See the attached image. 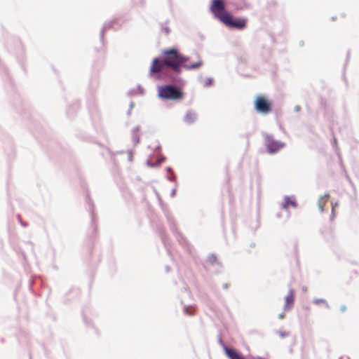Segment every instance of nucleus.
I'll return each instance as SVG.
<instances>
[{
  "label": "nucleus",
  "instance_id": "0eeeda50",
  "mask_svg": "<svg viewBox=\"0 0 359 359\" xmlns=\"http://www.w3.org/2000/svg\"><path fill=\"white\" fill-rule=\"evenodd\" d=\"M224 349L226 355L229 359H245L243 355L234 348L224 346Z\"/></svg>",
  "mask_w": 359,
  "mask_h": 359
},
{
  "label": "nucleus",
  "instance_id": "6e6552de",
  "mask_svg": "<svg viewBox=\"0 0 359 359\" xmlns=\"http://www.w3.org/2000/svg\"><path fill=\"white\" fill-rule=\"evenodd\" d=\"M294 301V292L293 290H290L288 294L285 297V309H290L293 306Z\"/></svg>",
  "mask_w": 359,
  "mask_h": 359
},
{
  "label": "nucleus",
  "instance_id": "f03ea898",
  "mask_svg": "<svg viewBox=\"0 0 359 359\" xmlns=\"http://www.w3.org/2000/svg\"><path fill=\"white\" fill-rule=\"evenodd\" d=\"M158 96L162 100H178L184 97V93L177 86L165 85L158 87Z\"/></svg>",
  "mask_w": 359,
  "mask_h": 359
},
{
  "label": "nucleus",
  "instance_id": "39448f33",
  "mask_svg": "<svg viewBox=\"0 0 359 359\" xmlns=\"http://www.w3.org/2000/svg\"><path fill=\"white\" fill-rule=\"evenodd\" d=\"M210 10L215 17L219 18L222 22V16L226 13H229L225 11L224 4L222 0H213Z\"/></svg>",
  "mask_w": 359,
  "mask_h": 359
},
{
  "label": "nucleus",
  "instance_id": "9b49d317",
  "mask_svg": "<svg viewBox=\"0 0 359 359\" xmlns=\"http://www.w3.org/2000/svg\"><path fill=\"white\" fill-rule=\"evenodd\" d=\"M196 119V115L191 112H189L185 116V121L186 122L191 123L194 121Z\"/></svg>",
  "mask_w": 359,
  "mask_h": 359
},
{
  "label": "nucleus",
  "instance_id": "f257e3e1",
  "mask_svg": "<svg viewBox=\"0 0 359 359\" xmlns=\"http://www.w3.org/2000/svg\"><path fill=\"white\" fill-rule=\"evenodd\" d=\"M162 57H156L153 60L149 69V74L163 73L168 69L176 74L181 72V67L184 66L187 69H197L202 66L203 61L199 59L198 62L191 65H185L187 59L180 54L177 49L170 48L162 51Z\"/></svg>",
  "mask_w": 359,
  "mask_h": 359
},
{
  "label": "nucleus",
  "instance_id": "7ed1b4c3",
  "mask_svg": "<svg viewBox=\"0 0 359 359\" xmlns=\"http://www.w3.org/2000/svg\"><path fill=\"white\" fill-rule=\"evenodd\" d=\"M255 109L264 114H267L271 111V102L264 96H257L255 101Z\"/></svg>",
  "mask_w": 359,
  "mask_h": 359
},
{
  "label": "nucleus",
  "instance_id": "20e7f679",
  "mask_svg": "<svg viewBox=\"0 0 359 359\" xmlns=\"http://www.w3.org/2000/svg\"><path fill=\"white\" fill-rule=\"evenodd\" d=\"M222 18V22L225 25L238 29L245 28L247 19H233L230 13H226Z\"/></svg>",
  "mask_w": 359,
  "mask_h": 359
},
{
  "label": "nucleus",
  "instance_id": "ddd939ff",
  "mask_svg": "<svg viewBox=\"0 0 359 359\" xmlns=\"http://www.w3.org/2000/svg\"><path fill=\"white\" fill-rule=\"evenodd\" d=\"M325 302V301L323 300V299L316 300V303H320V302Z\"/></svg>",
  "mask_w": 359,
  "mask_h": 359
},
{
  "label": "nucleus",
  "instance_id": "423d86ee",
  "mask_svg": "<svg viewBox=\"0 0 359 359\" xmlns=\"http://www.w3.org/2000/svg\"><path fill=\"white\" fill-rule=\"evenodd\" d=\"M266 147L270 154H274L283 149L285 147V144L275 140L270 136H267L266 138Z\"/></svg>",
  "mask_w": 359,
  "mask_h": 359
},
{
  "label": "nucleus",
  "instance_id": "1a4fd4ad",
  "mask_svg": "<svg viewBox=\"0 0 359 359\" xmlns=\"http://www.w3.org/2000/svg\"><path fill=\"white\" fill-rule=\"evenodd\" d=\"M330 198L329 194H325L323 196H321L318 202V205L321 212L324 211V208L328 202Z\"/></svg>",
  "mask_w": 359,
  "mask_h": 359
},
{
  "label": "nucleus",
  "instance_id": "9d476101",
  "mask_svg": "<svg viewBox=\"0 0 359 359\" xmlns=\"http://www.w3.org/2000/svg\"><path fill=\"white\" fill-rule=\"evenodd\" d=\"M283 206V208L287 209L289 207L295 208L297 206V204L294 200H292L291 198L287 196L285 198V203Z\"/></svg>",
  "mask_w": 359,
  "mask_h": 359
},
{
  "label": "nucleus",
  "instance_id": "f8f14e48",
  "mask_svg": "<svg viewBox=\"0 0 359 359\" xmlns=\"http://www.w3.org/2000/svg\"><path fill=\"white\" fill-rule=\"evenodd\" d=\"M185 311L188 315H194V313H190L188 309H185Z\"/></svg>",
  "mask_w": 359,
  "mask_h": 359
}]
</instances>
